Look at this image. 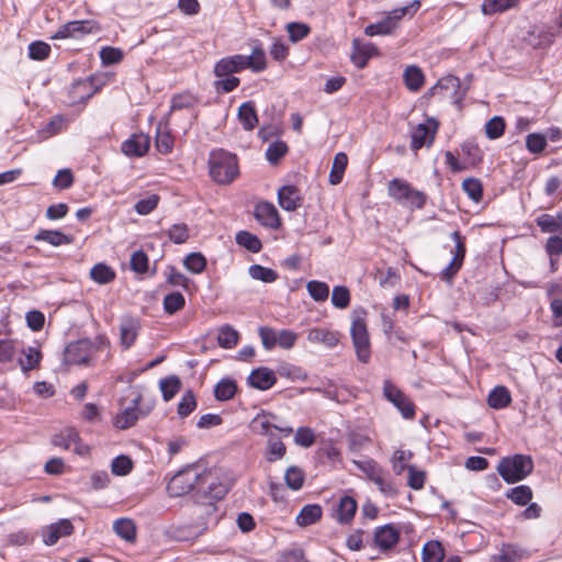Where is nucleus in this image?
Returning <instances> with one entry per match:
<instances>
[{
  "label": "nucleus",
  "instance_id": "obj_41",
  "mask_svg": "<svg viewBox=\"0 0 562 562\" xmlns=\"http://www.w3.org/2000/svg\"><path fill=\"white\" fill-rule=\"evenodd\" d=\"M236 243L252 254H257L261 250V240L254 234L247 231H240L236 234Z\"/></svg>",
  "mask_w": 562,
  "mask_h": 562
},
{
  "label": "nucleus",
  "instance_id": "obj_56",
  "mask_svg": "<svg viewBox=\"0 0 562 562\" xmlns=\"http://www.w3.org/2000/svg\"><path fill=\"white\" fill-rule=\"evenodd\" d=\"M288 151V146L282 140H276L271 143L266 150L267 160L274 165L277 164Z\"/></svg>",
  "mask_w": 562,
  "mask_h": 562
},
{
  "label": "nucleus",
  "instance_id": "obj_50",
  "mask_svg": "<svg viewBox=\"0 0 562 562\" xmlns=\"http://www.w3.org/2000/svg\"><path fill=\"white\" fill-rule=\"evenodd\" d=\"M183 266L191 273L198 274L204 271L206 259L201 252H191L183 259Z\"/></svg>",
  "mask_w": 562,
  "mask_h": 562
},
{
  "label": "nucleus",
  "instance_id": "obj_34",
  "mask_svg": "<svg viewBox=\"0 0 562 562\" xmlns=\"http://www.w3.org/2000/svg\"><path fill=\"white\" fill-rule=\"evenodd\" d=\"M237 384L231 378H223L214 387V396L217 401L225 402L235 396Z\"/></svg>",
  "mask_w": 562,
  "mask_h": 562
},
{
  "label": "nucleus",
  "instance_id": "obj_52",
  "mask_svg": "<svg viewBox=\"0 0 562 562\" xmlns=\"http://www.w3.org/2000/svg\"><path fill=\"white\" fill-rule=\"evenodd\" d=\"M462 189L472 201L477 203L482 200L483 187L479 179H475V178L464 179L462 182Z\"/></svg>",
  "mask_w": 562,
  "mask_h": 562
},
{
  "label": "nucleus",
  "instance_id": "obj_42",
  "mask_svg": "<svg viewBox=\"0 0 562 562\" xmlns=\"http://www.w3.org/2000/svg\"><path fill=\"white\" fill-rule=\"evenodd\" d=\"M445 557V550L439 541H428L424 544L422 551L423 562H441Z\"/></svg>",
  "mask_w": 562,
  "mask_h": 562
},
{
  "label": "nucleus",
  "instance_id": "obj_24",
  "mask_svg": "<svg viewBox=\"0 0 562 562\" xmlns=\"http://www.w3.org/2000/svg\"><path fill=\"white\" fill-rule=\"evenodd\" d=\"M35 241H45L54 247L70 245L74 243V236L66 235L60 231L41 229L35 236Z\"/></svg>",
  "mask_w": 562,
  "mask_h": 562
},
{
  "label": "nucleus",
  "instance_id": "obj_60",
  "mask_svg": "<svg viewBox=\"0 0 562 562\" xmlns=\"http://www.w3.org/2000/svg\"><path fill=\"white\" fill-rule=\"evenodd\" d=\"M196 407V400L192 391H188L178 404V415L181 418L189 416Z\"/></svg>",
  "mask_w": 562,
  "mask_h": 562
},
{
  "label": "nucleus",
  "instance_id": "obj_35",
  "mask_svg": "<svg viewBox=\"0 0 562 562\" xmlns=\"http://www.w3.org/2000/svg\"><path fill=\"white\" fill-rule=\"evenodd\" d=\"M116 277L115 271L106 263L99 262L90 270V278L99 284H108Z\"/></svg>",
  "mask_w": 562,
  "mask_h": 562
},
{
  "label": "nucleus",
  "instance_id": "obj_8",
  "mask_svg": "<svg viewBox=\"0 0 562 562\" xmlns=\"http://www.w3.org/2000/svg\"><path fill=\"white\" fill-rule=\"evenodd\" d=\"M101 26L93 20L70 21L61 25L58 31L52 35V40L76 38L79 40L87 34H97Z\"/></svg>",
  "mask_w": 562,
  "mask_h": 562
},
{
  "label": "nucleus",
  "instance_id": "obj_57",
  "mask_svg": "<svg viewBox=\"0 0 562 562\" xmlns=\"http://www.w3.org/2000/svg\"><path fill=\"white\" fill-rule=\"evenodd\" d=\"M505 121L502 116H494L485 124V133L490 139H496L504 134Z\"/></svg>",
  "mask_w": 562,
  "mask_h": 562
},
{
  "label": "nucleus",
  "instance_id": "obj_33",
  "mask_svg": "<svg viewBox=\"0 0 562 562\" xmlns=\"http://www.w3.org/2000/svg\"><path fill=\"white\" fill-rule=\"evenodd\" d=\"M239 340V333L228 324H225L218 328L217 344L224 349L234 348Z\"/></svg>",
  "mask_w": 562,
  "mask_h": 562
},
{
  "label": "nucleus",
  "instance_id": "obj_29",
  "mask_svg": "<svg viewBox=\"0 0 562 562\" xmlns=\"http://www.w3.org/2000/svg\"><path fill=\"white\" fill-rule=\"evenodd\" d=\"M403 79L406 88L413 92L419 91L425 82L424 72L415 65H411L405 68Z\"/></svg>",
  "mask_w": 562,
  "mask_h": 562
},
{
  "label": "nucleus",
  "instance_id": "obj_19",
  "mask_svg": "<svg viewBox=\"0 0 562 562\" xmlns=\"http://www.w3.org/2000/svg\"><path fill=\"white\" fill-rule=\"evenodd\" d=\"M149 137L143 133L133 134L128 139L122 143L121 149L128 157H142L149 149Z\"/></svg>",
  "mask_w": 562,
  "mask_h": 562
},
{
  "label": "nucleus",
  "instance_id": "obj_27",
  "mask_svg": "<svg viewBox=\"0 0 562 562\" xmlns=\"http://www.w3.org/2000/svg\"><path fill=\"white\" fill-rule=\"evenodd\" d=\"M536 223L542 233L562 234V212L557 215L543 213L536 218Z\"/></svg>",
  "mask_w": 562,
  "mask_h": 562
},
{
  "label": "nucleus",
  "instance_id": "obj_20",
  "mask_svg": "<svg viewBox=\"0 0 562 562\" xmlns=\"http://www.w3.org/2000/svg\"><path fill=\"white\" fill-rule=\"evenodd\" d=\"M255 217L263 226L269 228H278L280 226V217L276 206L270 202H259L255 206Z\"/></svg>",
  "mask_w": 562,
  "mask_h": 562
},
{
  "label": "nucleus",
  "instance_id": "obj_17",
  "mask_svg": "<svg viewBox=\"0 0 562 562\" xmlns=\"http://www.w3.org/2000/svg\"><path fill=\"white\" fill-rule=\"evenodd\" d=\"M278 202L284 211L293 212L302 206L303 198L296 186L286 184L278 190Z\"/></svg>",
  "mask_w": 562,
  "mask_h": 562
},
{
  "label": "nucleus",
  "instance_id": "obj_54",
  "mask_svg": "<svg viewBox=\"0 0 562 562\" xmlns=\"http://www.w3.org/2000/svg\"><path fill=\"white\" fill-rule=\"evenodd\" d=\"M331 303L336 308L344 310L350 304V292L344 285H336L331 293Z\"/></svg>",
  "mask_w": 562,
  "mask_h": 562
},
{
  "label": "nucleus",
  "instance_id": "obj_48",
  "mask_svg": "<svg viewBox=\"0 0 562 562\" xmlns=\"http://www.w3.org/2000/svg\"><path fill=\"white\" fill-rule=\"evenodd\" d=\"M184 304L186 299L183 294L178 291L171 292L164 297V310L170 315L183 308Z\"/></svg>",
  "mask_w": 562,
  "mask_h": 562
},
{
  "label": "nucleus",
  "instance_id": "obj_23",
  "mask_svg": "<svg viewBox=\"0 0 562 562\" xmlns=\"http://www.w3.org/2000/svg\"><path fill=\"white\" fill-rule=\"evenodd\" d=\"M140 395L133 401V406L125 408L121 414H117L114 418V426L117 429H127L133 427L139 419L138 405Z\"/></svg>",
  "mask_w": 562,
  "mask_h": 562
},
{
  "label": "nucleus",
  "instance_id": "obj_12",
  "mask_svg": "<svg viewBox=\"0 0 562 562\" xmlns=\"http://www.w3.org/2000/svg\"><path fill=\"white\" fill-rule=\"evenodd\" d=\"M92 350L90 339H79L67 345L64 352V361L67 364L88 363Z\"/></svg>",
  "mask_w": 562,
  "mask_h": 562
},
{
  "label": "nucleus",
  "instance_id": "obj_47",
  "mask_svg": "<svg viewBox=\"0 0 562 562\" xmlns=\"http://www.w3.org/2000/svg\"><path fill=\"white\" fill-rule=\"evenodd\" d=\"M168 236V238L177 245L184 244L189 237V227L184 223H178L171 225L167 231L164 232Z\"/></svg>",
  "mask_w": 562,
  "mask_h": 562
},
{
  "label": "nucleus",
  "instance_id": "obj_9",
  "mask_svg": "<svg viewBox=\"0 0 562 562\" xmlns=\"http://www.w3.org/2000/svg\"><path fill=\"white\" fill-rule=\"evenodd\" d=\"M451 239L454 241L453 257L450 263L440 272V279L451 284L457 273L462 268L465 254V237L461 235L459 231H454L450 234Z\"/></svg>",
  "mask_w": 562,
  "mask_h": 562
},
{
  "label": "nucleus",
  "instance_id": "obj_26",
  "mask_svg": "<svg viewBox=\"0 0 562 562\" xmlns=\"http://www.w3.org/2000/svg\"><path fill=\"white\" fill-rule=\"evenodd\" d=\"M237 116L245 131H252L258 124V114L252 101L241 103Z\"/></svg>",
  "mask_w": 562,
  "mask_h": 562
},
{
  "label": "nucleus",
  "instance_id": "obj_25",
  "mask_svg": "<svg viewBox=\"0 0 562 562\" xmlns=\"http://www.w3.org/2000/svg\"><path fill=\"white\" fill-rule=\"evenodd\" d=\"M357 508L358 505L353 497L349 495L340 497L336 509V519L340 524H349L353 519Z\"/></svg>",
  "mask_w": 562,
  "mask_h": 562
},
{
  "label": "nucleus",
  "instance_id": "obj_11",
  "mask_svg": "<svg viewBox=\"0 0 562 562\" xmlns=\"http://www.w3.org/2000/svg\"><path fill=\"white\" fill-rule=\"evenodd\" d=\"M383 395L401 412L405 419L415 417L414 403L390 380H385L383 383Z\"/></svg>",
  "mask_w": 562,
  "mask_h": 562
},
{
  "label": "nucleus",
  "instance_id": "obj_30",
  "mask_svg": "<svg viewBox=\"0 0 562 562\" xmlns=\"http://www.w3.org/2000/svg\"><path fill=\"white\" fill-rule=\"evenodd\" d=\"M512 402L510 392L506 386H495L487 396V404L494 409L507 407Z\"/></svg>",
  "mask_w": 562,
  "mask_h": 562
},
{
  "label": "nucleus",
  "instance_id": "obj_31",
  "mask_svg": "<svg viewBox=\"0 0 562 562\" xmlns=\"http://www.w3.org/2000/svg\"><path fill=\"white\" fill-rule=\"evenodd\" d=\"M113 531L117 537L127 542L132 543L136 540V526L131 518H119L114 520Z\"/></svg>",
  "mask_w": 562,
  "mask_h": 562
},
{
  "label": "nucleus",
  "instance_id": "obj_49",
  "mask_svg": "<svg viewBox=\"0 0 562 562\" xmlns=\"http://www.w3.org/2000/svg\"><path fill=\"white\" fill-rule=\"evenodd\" d=\"M285 452V445L280 439L274 438L273 435H270L266 456L267 461L274 462L280 460L284 457Z\"/></svg>",
  "mask_w": 562,
  "mask_h": 562
},
{
  "label": "nucleus",
  "instance_id": "obj_14",
  "mask_svg": "<svg viewBox=\"0 0 562 562\" xmlns=\"http://www.w3.org/2000/svg\"><path fill=\"white\" fill-rule=\"evenodd\" d=\"M75 527L69 519H59L42 529V540L46 546H54L63 537L74 533Z\"/></svg>",
  "mask_w": 562,
  "mask_h": 562
},
{
  "label": "nucleus",
  "instance_id": "obj_21",
  "mask_svg": "<svg viewBox=\"0 0 562 562\" xmlns=\"http://www.w3.org/2000/svg\"><path fill=\"white\" fill-rule=\"evenodd\" d=\"M247 382L254 389L266 391L276 384L277 376L269 368L260 367L250 372Z\"/></svg>",
  "mask_w": 562,
  "mask_h": 562
},
{
  "label": "nucleus",
  "instance_id": "obj_45",
  "mask_svg": "<svg viewBox=\"0 0 562 562\" xmlns=\"http://www.w3.org/2000/svg\"><path fill=\"white\" fill-rule=\"evenodd\" d=\"M249 276L265 283H272L278 280L279 274L271 268L263 267L261 265H251L248 269Z\"/></svg>",
  "mask_w": 562,
  "mask_h": 562
},
{
  "label": "nucleus",
  "instance_id": "obj_10",
  "mask_svg": "<svg viewBox=\"0 0 562 562\" xmlns=\"http://www.w3.org/2000/svg\"><path fill=\"white\" fill-rule=\"evenodd\" d=\"M439 123L434 117H428L425 123H419L411 131V148L418 150L422 147H430L435 140Z\"/></svg>",
  "mask_w": 562,
  "mask_h": 562
},
{
  "label": "nucleus",
  "instance_id": "obj_7",
  "mask_svg": "<svg viewBox=\"0 0 562 562\" xmlns=\"http://www.w3.org/2000/svg\"><path fill=\"white\" fill-rule=\"evenodd\" d=\"M355 464L367 474L368 479L372 481L385 496L393 497L397 494L394 484L387 480L383 469L373 459L355 461Z\"/></svg>",
  "mask_w": 562,
  "mask_h": 562
},
{
  "label": "nucleus",
  "instance_id": "obj_5",
  "mask_svg": "<svg viewBox=\"0 0 562 562\" xmlns=\"http://www.w3.org/2000/svg\"><path fill=\"white\" fill-rule=\"evenodd\" d=\"M533 470L530 456L514 454L503 458L497 465V472L507 484H514L526 479Z\"/></svg>",
  "mask_w": 562,
  "mask_h": 562
},
{
  "label": "nucleus",
  "instance_id": "obj_59",
  "mask_svg": "<svg viewBox=\"0 0 562 562\" xmlns=\"http://www.w3.org/2000/svg\"><path fill=\"white\" fill-rule=\"evenodd\" d=\"M123 52L120 48L104 46L100 50V59L104 66L120 63L123 59Z\"/></svg>",
  "mask_w": 562,
  "mask_h": 562
},
{
  "label": "nucleus",
  "instance_id": "obj_36",
  "mask_svg": "<svg viewBox=\"0 0 562 562\" xmlns=\"http://www.w3.org/2000/svg\"><path fill=\"white\" fill-rule=\"evenodd\" d=\"M524 558V550L517 544H504L498 555H493L491 562H517Z\"/></svg>",
  "mask_w": 562,
  "mask_h": 562
},
{
  "label": "nucleus",
  "instance_id": "obj_2",
  "mask_svg": "<svg viewBox=\"0 0 562 562\" xmlns=\"http://www.w3.org/2000/svg\"><path fill=\"white\" fill-rule=\"evenodd\" d=\"M266 67V54L260 46H255L250 55L236 54L223 57L214 65L213 72L218 78L214 81V88L218 93L232 92L240 85V79L233 76L234 74L245 69L261 72Z\"/></svg>",
  "mask_w": 562,
  "mask_h": 562
},
{
  "label": "nucleus",
  "instance_id": "obj_3",
  "mask_svg": "<svg viewBox=\"0 0 562 562\" xmlns=\"http://www.w3.org/2000/svg\"><path fill=\"white\" fill-rule=\"evenodd\" d=\"M209 171L216 183H232L239 173L237 156L222 148L212 150L209 157Z\"/></svg>",
  "mask_w": 562,
  "mask_h": 562
},
{
  "label": "nucleus",
  "instance_id": "obj_44",
  "mask_svg": "<svg viewBox=\"0 0 562 562\" xmlns=\"http://www.w3.org/2000/svg\"><path fill=\"white\" fill-rule=\"evenodd\" d=\"M159 387L162 393L164 401L169 402L180 391L181 381L178 376L170 375L160 380Z\"/></svg>",
  "mask_w": 562,
  "mask_h": 562
},
{
  "label": "nucleus",
  "instance_id": "obj_39",
  "mask_svg": "<svg viewBox=\"0 0 562 562\" xmlns=\"http://www.w3.org/2000/svg\"><path fill=\"white\" fill-rule=\"evenodd\" d=\"M41 360V351L35 347H27L23 350V357L19 358V364L23 372H27L37 368Z\"/></svg>",
  "mask_w": 562,
  "mask_h": 562
},
{
  "label": "nucleus",
  "instance_id": "obj_46",
  "mask_svg": "<svg viewBox=\"0 0 562 562\" xmlns=\"http://www.w3.org/2000/svg\"><path fill=\"white\" fill-rule=\"evenodd\" d=\"M305 474L301 468L292 465L286 469L284 481L289 488L299 491L303 486Z\"/></svg>",
  "mask_w": 562,
  "mask_h": 562
},
{
  "label": "nucleus",
  "instance_id": "obj_38",
  "mask_svg": "<svg viewBox=\"0 0 562 562\" xmlns=\"http://www.w3.org/2000/svg\"><path fill=\"white\" fill-rule=\"evenodd\" d=\"M505 496L514 504L525 506L532 499V490L528 485H519L507 490Z\"/></svg>",
  "mask_w": 562,
  "mask_h": 562
},
{
  "label": "nucleus",
  "instance_id": "obj_37",
  "mask_svg": "<svg viewBox=\"0 0 562 562\" xmlns=\"http://www.w3.org/2000/svg\"><path fill=\"white\" fill-rule=\"evenodd\" d=\"M347 165L348 156L342 151L337 153L334 157L331 170L329 173V182L331 184H338L341 182Z\"/></svg>",
  "mask_w": 562,
  "mask_h": 562
},
{
  "label": "nucleus",
  "instance_id": "obj_43",
  "mask_svg": "<svg viewBox=\"0 0 562 562\" xmlns=\"http://www.w3.org/2000/svg\"><path fill=\"white\" fill-rule=\"evenodd\" d=\"M80 439L79 434L74 428H66L60 432L56 434L52 438V443L55 447L63 448L65 450L70 449L71 443L77 442Z\"/></svg>",
  "mask_w": 562,
  "mask_h": 562
},
{
  "label": "nucleus",
  "instance_id": "obj_40",
  "mask_svg": "<svg viewBox=\"0 0 562 562\" xmlns=\"http://www.w3.org/2000/svg\"><path fill=\"white\" fill-rule=\"evenodd\" d=\"M520 0H484L482 12L487 15L501 13L518 4Z\"/></svg>",
  "mask_w": 562,
  "mask_h": 562
},
{
  "label": "nucleus",
  "instance_id": "obj_51",
  "mask_svg": "<svg viewBox=\"0 0 562 562\" xmlns=\"http://www.w3.org/2000/svg\"><path fill=\"white\" fill-rule=\"evenodd\" d=\"M308 294L316 302H324L328 299L329 286L325 282L312 280L306 284Z\"/></svg>",
  "mask_w": 562,
  "mask_h": 562
},
{
  "label": "nucleus",
  "instance_id": "obj_6",
  "mask_svg": "<svg viewBox=\"0 0 562 562\" xmlns=\"http://www.w3.org/2000/svg\"><path fill=\"white\" fill-rule=\"evenodd\" d=\"M428 94L448 99L452 104L461 108L467 91L461 89V81L458 77L449 75L439 79L438 82L429 89Z\"/></svg>",
  "mask_w": 562,
  "mask_h": 562
},
{
  "label": "nucleus",
  "instance_id": "obj_53",
  "mask_svg": "<svg viewBox=\"0 0 562 562\" xmlns=\"http://www.w3.org/2000/svg\"><path fill=\"white\" fill-rule=\"evenodd\" d=\"M29 57L33 60H45L49 57L50 46L43 41H34L29 44Z\"/></svg>",
  "mask_w": 562,
  "mask_h": 562
},
{
  "label": "nucleus",
  "instance_id": "obj_16",
  "mask_svg": "<svg viewBox=\"0 0 562 562\" xmlns=\"http://www.w3.org/2000/svg\"><path fill=\"white\" fill-rule=\"evenodd\" d=\"M400 537V529L393 524H387L375 529L373 540L381 551H387L397 544Z\"/></svg>",
  "mask_w": 562,
  "mask_h": 562
},
{
  "label": "nucleus",
  "instance_id": "obj_63",
  "mask_svg": "<svg viewBox=\"0 0 562 562\" xmlns=\"http://www.w3.org/2000/svg\"><path fill=\"white\" fill-rule=\"evenodd\" d=\"M131 269L137 273H144L148 269V256L143 250H137L131 256Z\"/></svg>",
  "mask_w": 562,
  "mask_h": 562
},
{
  "label": "nucleus",
  "instance_id": "obj_62",
  "mask_svg": "<svg viewBox=\"0 0 562 562\" xmlns=\"http://www.w3.org/2000/svg\"><path fill=\"white\" fill-rule=\"evenodd\" d=\"M294 442L297 446L308 448L315 442V434L308 427H300L296 429L294 435Z\"/></svg>",
  "mask_w": 562,
  "mask_h": 562
},
{
  "label": "nucleus",
  "instance_id": "obj_22",
  "mask_svg": "<svg viewBox=\"0 0 562 562\" xmlns=\"http://www.w3.org/2000/svg\"><path fill=\"white\" fill-rule=\"evenodd\" d=\"M307 340L312 344H323L328 348H334L339 342V336L337 331L315 327L308 330Z\"/></svg>",
  "mask_w": 562,
  "mask_h": 562
},
{
  "label": "nucleus",
  "instance_id": "obj_1",
  "mask_svg": "<svg viewBox=\"0 0 562 562\" xmlns=\"http://www.w3.org/2000/svg\"><path fill=\"white\" fill-rule=\"evenodd\" d=\"M170 496L179 497L192 492L194 503L206 507V513L215 510V503L228 492V486L213 477L211 471H199L194 464L180 470L168 485Z\"/></svg>",
  "mask_w": 562,
  "mask_h": 562
},
{
  "label": "nucleus",
  "instance_id": "obj_58",
  "mask_svg": "<svg viewBox=\"0 0 562 562\" xmlns=\"http://www.w3.org/2000/svg\"><path fill=\"white\" fill-rule=\"evenodd\" d=\"M286 31L289 33L290 41L296 43L305 38L310 34L311 29L305 23L291 22L286 25Z\"/></svg>",
  "mask_w": 562,
  "mask_h": 562
},
{
  "label": "nucleus",
  "instance_id": "obj_4",
  "mask_svg": "<svg viewBox=\"0 0 562 562\" xmlns=\"http://www.w3.org/2000/svg\"><path fill=\"white\" fill-rule=\"evenodd\" d=\"M367 312L363 308L352 312V323L350 335L356 350L357 359L362 363H368L371 358L370 336L364 319Z\"/></svg>",
  "mask_w": 562,
  "mask_h": 562
},
{
  "label": "nucleus",
  "instance_id": "obj_55",
  "mask_svg": "<svg viewBox=\"0 0 562 562\" xmlns=\"http://www.w3.org/2000/svg\"><path fill=\"white\" fill-rule=\"evenodd\" d=\"M133 469V462L130 457L121 454L115 457L111 463V471L119 476L127 475Z\"/></svg>",
  "mask_w": 562,
  "mask_h": 562
},
{
  "label": "nucleus",
  "instance_id": "obj_32",
  "mask_svg": "<svg viewBox=\"0 0 562 562\" xmlns=\"http://www.w3.org/2000/svg\"><path fill=\"white\" fill-rule=\"evenodd\" d=\"M411 184L402 179H393L389 182V194L400 203H406L409 193H412Z\"/></svg>",
  "mask_w": 562,
  "mask_h": 562
},
{
  "label": "nucleus",
  "instance_id": "obj_18",
  "mask_svg": "<svg viewBox=\"0 0 562 562\" xmlns=\"http://www.w3.org/2000/svg\"><path fill=\"white\" fill-rule=\"evenodd\" d=\"M379 55L376 46L370 42L362 43L360 40L352 41L351 61L359 69L364 68L371 57Z\"/></svg>",
  "mask_w": 562,
  "mask_h": 562
},
{
  "label": "nucleus",
  "instance_id": "obj_61",
  "mask_svg": "<svg viewBox=\"0 0 562 562\" xmlns=\"http://www.w3.org/2000/svg\"><path fill=\"white\" fill-rule=\"evenodd\" d=\"M547 146V138L539 133L529 134L526 138V147L532 154H540Z\"/></svg>",
  "mask_w": 562,
  "mask_h": 562
},
{
  "label": "nucleus",
  "instance_id": "obj_28",
  "mask_svg": "<svg viewBox=\"0 0 562 562\" xmlns=\"http://www.w3.org/2000/svg\"><path fill=\"white\" fill-rule=\"evenodd\" d=\"M323 515L322 506L318 504H307L302 507L295 520L300 527H307L321 520Z\"/></svg>",
  "mask_w": 562,
  "mask_h": 562
},
{
  "label": "nucleus",
  "instance_id": "obj_13",
  "mask_svg": "<svg viewBox=\"0 0 562 562\" xmlns=\"http://www.w3.org/2000/svg\"><path fill=\"white\" fill-rule=\"evenodd\" d=\"M407 9H395L389 15L376 23L364 27L367 36L390 35L397 27L398 21L405 15Z\"/></svg>",
  "mask_w": 562,
  "mask_h": 562
},
{
  "label": "nucleus",
  "instance_id": "obj_64",
  "mask_svg": "<svg viewBox=\"0 0 562 562\" xmlns=\"http://www.w3.org/2000/svg\"><path fill=\"white\" fill-rule=\"evenodd\" d=\"M159 198L156 194H151L146 199H142L136 202L134 209L139 215H147L151 213L158 205Z\"/></svg>",
  "mask_w": 562,
  "mask_h": 562
},
{
  "label": "nucleus",
  "instance_id": "obj_15",
  "mask_svg": "<svg viewBox=\"0 0 562 562\" xmlns=\"http://www.w3.org/2000/svg\"><path fill=\"white\" fill-rule=\"evenodd\" d=\"M140 323L136 317L125 315L120 322V344L124 350L130 349L138 336Z\"/></svg>",
  "mask_w": 562,
  "mask_h": 562
}]
</instances>
